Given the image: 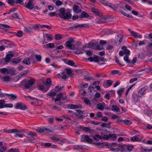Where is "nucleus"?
I'll return each mask as SVG.
<instances>
[{"label": "nucleus", "instance_id": "774afa93", "mask_svg": "<svg viewBox=\"0 0 152 152\" xmlns=\"http://www.w3.org/2000/svg\"><path fill=\"white\" fill-rule=\"evenodd\" d=\"M63 2L59 0H57L56 2V4L58 6H60L63 4Z\"/></svg>", "mask_w": 152, "mask_h": 152}, {"label": "nucleus", "instance_id": "09e8293b", "mask_svg": "<svg viewBox=\"0 0 152 152\" xmlns=\"http://www.w3.org/2000/svg\"><path fill=\"white\" fill-rule=\"evenodd\" d=\"M62 38V36L60 34L55 35V38L57 40H59Z\"/></svg>", "mask_w": 152, "mask_h": 152}, {"label": "nucleus", "instance_id": "a19ab883", "mask_svg": "<svg viewBox=\"0 0 152 152\" xmlns=\"http://www.w3.org/2000/svg\"><path fill=\"white\" fill-rule=\"evenodd\" d=\"M41 145L44 146L45 147H50L51 145V143L50 142H47L45 143H42L41 144Z\"/></svg>", "mask_w": 152, "mask_h": 152}, {"label": "nucleus", "instance_id": "4468645a", "mask_svg": "<svg viewBox=\"0 0 152 152\" xmlns=\"http://www.w3.org/2000/svg\"><path fill=\"white\" fill-rule=\"evenodd\" d=\"M6 129H4V131L6 133H13L17 132H21V130H19L17 129H8L7 130L5 131Z\"/></svg>", "mask_w": 152, "mask_h": 152}, {"label": "nucleus", "instance_id": "bb28decb", "mask_svg": "<svg viewBox=\"0 0 152 152\" xmlns=\"http://www.w3.org/2000/svg\"><path fill=\"white\" fill-rule=\"evenodd\" d=\"M146 89V88H145L144 87V88H142L139 90L138 93V95L139 96H140V97H141V96L143 95V93Z\"/></svg>", "mask_w": 152, "mask_h": 152}, {"label": "nucleus", "instance_id": "c03bdc74", "mask_svg": "<svg viewBox=\"0 0 152 152\" xmlns=\"http://www.w3.org/2000/svg\"><path fill=\"white\" fill-rule=\"evenodd\" d=\"M124 60L127 63H129L131 62V60L129 58V56L126 55L124 58Z\"/></svg>", "mask_w": 152, "mask_h": 152}, {"label": "nucleus", "instance_id": "3c124183", "mask_svg": "<svg viewBox=\"0 0 152 152\" xmlns=\"http://www.w3.org/2000/svg\"><path fill=\"white\" fill-rule=\"evenodd\" d=\"M32 30V28L30 27L28 28L25 27L24 31L28 33L31 32Z\"/></svg>", "mask_w": 152, "mask_h": 152}, {"label": "nucleus", "instance_id": "58836bf2", "mask_svg": "<svg viewBox=\"0 0 152 152\" xmlns=\"http://www.w3.org/2000/svg\"><path fill=\"white\" fill-rule=\"evenodd\" d=\"M2 78L4 80V81L5 82H8L10 81V76L6 75V76Z\"/></svg>", "mask_w": 152, "mask_h": 152}, {"label": "nucleus", "instance_id": "7c9ffc66", "mask_svg": "<svg viewBox=\"0 0 152 152\" xmlns=\"http://www.w3.org/2000/svg\"><path fill=\"white\" fill-rule=\"evenodd\" d=\"M23 63L27 65H30L31 64L28 58H24L23 61Z\"/></svg>", "mask_w": 152, "mask_h": 152}, {"label": "nucleus", "instance_id": "6e6d98bb", "mask_svg": "<svg viewBox=\"0 0 152 152\" xmlns=\"http://www.w3.org/2000/svg\"><path fill=\"white\" fill-rule=\"evenodd\" d=\"M86 54L87 56H92L93 53L89 50L86 51Z\"/></svg>", "mask_w": 152, "mask_h": 152}, {"label": "nucleus", "instance_id": "f03ea898", "mask_svg": "<svg viewBox=\"0 0 152 152\" xmlns=\"http://www.w3.org/2000/svg\"><path fill=\"white\" fill-rule=\"evenodd\" d=\"M35 82V80L34 78H31L28 80L24 79L18 84V86L24 89H28L31 87Z\"/></svg>", "mask_w": 152, "mask_h": 152}, {"label": "nucleus", "instance_id": "72a5a7b5", "mask_svg": "<svg viewBox=\"0 0 152 152\" xmlns=\"http://www.w3.org/2000/svg\"><path fill=\"white\" fill-rule=\"evenodd\" d=\"M28 58L29 59L30 61H31L32 62L33 64L35 63L36 61L35 59L34 56V55L30 56Z\"/></svg>", "mask_w": 152, "mask_h": 152}, {"label": "nucleus", "instance_id": "2f4dec72", "mask_svg": "<svg viewBox=\"0 0 152 152\" xmlns=\"http://www.w3.org/2000/svg\"><path fill=\"white\" fill-rule=\"evenodd\" d=\"M27 135L31 136V138H33L34 137L36 136V134L34 132L31 131L29 132L27 134Z\"/></svg>", "mask_w": 152, "mask_h": 152}, {"label": "nucleus", "instance_id": "1a4fd4ad", "mask_svg": "<svg viewBox=\"0 0 152 152\" xmlns=\"http://www.w3.org/2000/svg\"><path fill=\"white\" fill-rule=\"evenodd\" d=\"M77 128L80 129H82L85 131L86 132L91 133L94 132L93 129H91L88 127H84L82 126H79Z\"/></svg>", "mask_w": 152, "mask_h": 152}, {"label": "nucleus", "instance_id": "393cba45", "mask_svg": "<svg viewBox=\"0 0 152 152\" xmlns=\"http://www.w3.org/2000/svg\"><path fill=\"white\" fill-rule=\"evenodd\" d=\"M65 70L68 76H72L74 75V73L72 72V71L71 69L66 68Z\"/></svg>", "mask_w": 152, "mask_h": 152}, {"label": "nucleus", "instance_id": "6e6552de", "mask_svg": "<svg viewBox=\"0 0 152 152\" xmlns=\"http://www.w3.org/2000/svg\"><path fill=\"white\" fill-rule=\"evenodd\" d=\"M36 131L40 133H48V132H53V131H52V130L49 129L45 128H41L38 127L36 129Z\"/></svg>", "mask_w": 152, "mask_h": 152}, {"label": "nucleus", "instance_id": "13d9d810", "mask_svg": "<svg viewBox=\"0 0 152 152\" xmlns=\"http://www.w3.org/2000/svg\"><path fill=\"white\" fill-rule=\"evenodd\" d=\"M44 36V37H46L48 40H52L53 39L52 36L48 35V34H45Z\"/></svg>", "mask_w": 152, "mask_h": 152}, {"label": "nucleus", "instance_id": "5fc2aeb1", "mask_svg": "<svg viewBox=\"0 0 152 152\" xmlns=\"http://www.w3.org/2000/svg\"><path fill=\"white\" fill-rule=\"evenodd\" d=\"M124 88H121L119 90H118L117 91V93L118 94L121 96V95L122 93L124 91Z\"/></svg>", "mask_w": 152, "mask_h": 152}, {"label": "nucleus", "instance_id": "69168bd1", "mask_svg": "<svg viewBox=\"0 0 152 152\" xmlns=\"http://www.w3.org/2000/svg\"><path fill=\"white\" fill-rule=\"evenodd\" d=\"M56 94V93L55 92H49L48 93L47 95L51 97L55 96Z\"/></svg>", "mask_w": 152, "mask_h": 152}, {"label": "nucleus", "instance_id": "79ce46f5", "mask_svg": "<svg viewBox=\"0 0 152 152\" xmlns=\"http://www.w3.org/2000/svg\"><path fill=\"white\" fill-rule=\"evenodd\" d=\"M24 141L26 142H31L32 143H34L35 142L33 140L29 139L28 137H26L23 140Z\"/></svg>", "mask_w": 152, "mask_h": 152}, {"label": "nucleus", "instance_id": "37998d69", "mask_svg": "<svg viewBox=\"0 0 152 152\" xmlns=\"http://www.w3.org/2000/svg\"><path fill=\"white\" fill-rule=\"evenodd\" d=\"M21 61V59L18 58H14L12 60L13 63L14 64H17L20 62Z\"/></svg>", "mask_w": 152, "mask_h": 152}, {"label": "nucleus", "instance_id": "680f3d73", "mask_svg": "<svg viewBox=\"0 0 152 152\" xmlns=\"http://www.w3.org/2000/svg\"><path fill=\"white\" fill-rule=\"evenodd\" d=\"M16 35L19 37H21L23 35V32L21 31H19L18 33L16 34Z\"/></svg>", "mask_w": 152, "mask_h": 152}, {"label": "nucleus", "instance_id": "de8ad7c7", "mask_svg": "<svg viewBox=\"0 0 152 152\" xmlns=\"http://www.w3.org/2000/svg\"><path fill=\"white\" fill-rule=\"evenodd\" d=\"M119 148L120 149H121L122 151H126V145H119Z\"/></svg>", "mask_w": 152, "mask_h": 152}, {"label": "nucleus", "instance_id": "20e7f679", "mask_svg": "<svg viewBox=\"0 0 152 152\" xmlns=\"http://www.w3.org/2000/svg\"><path fill=\"white\" fill-rule=\"evenodd\" d=\"M14 55L13 54H9L7 55L5 57L2 58L0 61V64H4L5 62L8 63L10 61L11 58L13 57Z\"/></svg>", "mask_w": 152, "mask_h": 152}, {"label": "nucleus", "instance_id": "c756f323", "mask_svg": "<svg viewBox=\"0 0 152 152\" xmlns=\"http://www.w3.org/2000/svg\"><path fill=\"white\" fill-rule=\"evenodd\" d=\"M67 106L68 108H69L71 109H77L78 105L69 104H68Z\"/></svg>", "mask_w": 152, "mask_h": 152}, {"label": "nucleus", "instance_id": "f257e3e1", "mask_svg": "<svg viewBox=\"0 0 152 152\" xmlns=\"http://www.w3.org/2000/svg\"><path fill=\"white\" fill-rule=\"evenodd\" d=\"M57 12H58L59 17L64 20L70 19L72 17V15L69 9L66 10V9L63 7L59 9Z\"/></svg>", "mask_w": 152, "mask_h": 152}, {"label": "nucleus", "instance_id": "423d86ee", "mask_svg": "<svg viewBox=\"0 0 152 152\" xmlns=\"http://www.w3.org/2000/svg\"><path fill=\"white\" fill-rule=\"evenodd\" d=\"M16 109H20L21 110H25L27 109V107L22 102H18L15 105Z\"/></svg>", "mask_w": 152, "mask_h": 152}, {"label": "nucleus", "instance_id": "f8f14e48", "mask_svg": "<svg viewBox=\"0 0 152 152\" xmlns=\"http://www.w3.org/2000/svg\"><path fill=\"white\" fill-rule=\"evenodd\" d=\"M83 136H84V140H81V142H86L89 143H92V139L90 138L89 137L88 135H83Z\"/></svg>", "mask_w": 152, "mask_h": 152}, {"label": "nucleus", "instance_id": "c85d7f7f", "mask_svg": "<svg viewBox=\"0 0 152 152\" xmlns=\"http://www.w3.org/2000/svg\"><path fill=\"white\" fill-rule=\"evenodd\" d=\"M54 46V44L53 43H50L47 44L46 45H43V47L45 48H52Z\"/></svg>", "mask_w": 152, "mask_h": 152}, {"label": "nucleus", "instance_id": "5701e85b", "mask_svg": "<svg viewBox=\"0 0 152 152\" xmlns=\"http://www.w3.org/2000/svg\"><path fill=\"white\" fill-rule=\"evenodd\" d=\"M86 26V24H76L74 26H71L70 27V28L73 29V28H77L80 27H84Z\"/></svg>", "mask_w": 152, "mask_h": 152}, {"label": "nucleus", "instance_id": "ea45409f", "mask_svg": "<svg viewBox=\"0 0 152 152\" xmlns=\"http://www.w3.org/2000/svg\"><path fill=\"white\" fill-rule=\"evenodd\" d=\"M74 149L75 150H79V149H83V148L82 145H75L74 146Z\"/></svg>", "mask_w": 152, "mask_h": 152}, {"label": "nucleus", "instance_id": "473e14b6", "mask_svg": "<svg viewBox=\"0 0 152 152\" xmlns=\"http://www.w3.org/2000/svg\"><path fill=\"white\" fill-rule=\"evenodd\" d=\"M88 45H89V48L95 49L96 48V44L95 43H88Z\"/></svg>", "mask_w": 152, "mask_h": 152}, {"label": "nucleus", "instance_id": "864d4df0", "mask_svg": "<svg viewBox=\"0 0 152 152\" xmlns=\"http://www.w3.org/2000/svg\"><path fill=\"white\" fill-rule=\"evenodd\" d=\"M48 15L50 16H58V14H56V12H50L48 14Z\"/></svg>", "mask_w": 152, "mask_h": 152}, {"label": "nucleus", "instance_id": "0eeeda50", "mask_svg": "<svg viewBox=\"0 0 152 152\" xmlns=\"http://www.w3.org/2000/svg\"><path fill=\"white\" fill-rule=\"evenodd\" d=\"M34 0H29L24 7L30 10H32L34 8L35 4L33 2Z\"/></svg>", "mask_w": 152, "mask_h": 152}, {"label": "nucleus", "instance_id": "603ef678", "mask_svg": "<svg viewBox=\"0 0 152 152\" xmlns=\"http://www.w3.org/2000/svg\"><path fill=\"white\" fill-rule=\"evenodd\" d=\"M52 83L51 79L50 78H48L46 81V84L45 85L46 86L50 85Z\"/></svg>", "mask_w": 152, "mask_h": 152}, {"label": "nucleus", "instance_id": "4d7b16f0", "mask_svg": "<svg viewBox=\"0 0 152 152\" xmlns=\"http://www.w3.org/2000/svg\"><path fill=\"white\" fill-rule=\"evenodd\" d=\"M84 102L85 103L86 105H91V101L88 99H85L84 100Z\"/></svg>", "mask_w": 152, "mask_h": 152}, {"label": "nucleus", "instance_id": "2eb2a0df", "mask_svg": "<svg viewBox=\"0 0 152 152\" xmlns=\"http://www.w3.org/2000/svg\"><path fill=\"white\" fill-rule=\"evenodd\" d=\"M79 7L78 5L74 4L73 6V9L74 12L76 13H79L82 11V10L79 9Z\"/></svg>", "mask_w": 152, "mask_h": 152}, {"label": "nucleus", "instance_id": "412c9836", "mask_svg": "<svg viewBox=\"0 0 152 152\" xmlns=\"http://www.w3.org/2000/svg\"><path fill=\"white\" fill-rule=\"evenodd\" d=\"M104 143L101 142H96L94 141V142H92V144L98 145V146H101V147H99V148H103L104 147Z\"/></svg>", "mask_w": 152, "mask_h": 152}, {"label": "nucleus", "instance_id": "9b49d317", "mask_svg": "<svg viewBox=\"0 0 152 152\" xmlns=\"http://www.w3.org/2000/svg\"><path fill=\"white\" fill-rule=\"evenodd\" d=\"M99 81H96L91 84L88 87V89L90 90V92H92V90H94L95 88V86H96V85H99Z\"/></svg>", "mask_w": 152, "mask_h": 152}, {"label": "nucleus", "instance_id": "ddd939ff", "mask_svg": "<svg viewBox=\"0 0 152 152\" xmlns=\"http://www.w3.org/2000/svg\"><path fill=\"white\" fill-rule=\"evenodd\" d=\"M88 61L92 62H98L99 63V58L97 56H96L93 58L92 57H90L88 58Z\"/></svg>", "mask_w": 152, "mask_h": 152}, {"label": "nucleus", "instance_id": "cd10ccee", "mask_svg": "<svg viewBox=\"0 0 152 152\" xmlns=\"http://www.w3.org/2000/svg\"><path fill=\"white\" fill-rule=\"evenodd\" d=\"M112 110L115 112H120V109L116 106L113 105L112 106Z\"/></svg>", "mask_w": 152, "mask_h": 152}, {"label": "nucleus", "instance_id": "a18cd8bd", "mask_svg": "<svg viewBox=\"0 0 152 152\" xmlns=\"http://www.w3.org/2000/svg\"><path fill=\"white\" fill-rule=\"evenodd\" d=\"M84 79L86 80L89 81L93 80V78L88 75L85 76L84 77Z\"/></svg>", "mask_w": 152, "mask_h": 152}, {"label": "nucleus", "instance_id": "b1692460", "mask_svg": "<svg viewBox=\"0 0 152 152\" xmlns=\"http://www.w3.org/2000/svg\"><path fill=\"white\" fill-rule=\"evenodd\" d=\"M7 74H10L12 75H14L16 74L15 73V71L14 70L12 69H8Z\"/></svg>", "mask_w": 152, "mask_h": 152}, {"label": "nucleus", "instance_id": "39448f33", "mask_svg": "<svg viewBox=\"0 0 152 152\" xmlns=\"http://www.w3.org/2000/svg\"><path fill=\"white\" fill-rule=\"evenodd\" d=\"M75 111L77 112L75 113L74 114L76 116L78 117L79 118L83 119L84 117L87 116V115H85V114H84L83 115V114L85 112V111L83 110H76Z\"/></svg>", "mask_w": 152, "mask_h": 152}, {"label": "nucleus", "instance_id": "c9c22d12", "mask_svg": "<svg viewBox=\"0 0 152 152\" xmlns=\"http://www.w3.org/2000/svg\"><path fill=\"white\" fill-rule=\"evenodd\" d=\"M0 71L1 73L3 74H7L8 71V69L6 68H2L0 69Z\"/></svg>", "mask_w": 152, "mask_h": 152}, {"label": "nucleus", "instance_id": "0e129e2a", "mask_svg": "<svg viewBox=\"0 0 152 152\" xmlns=\"http://www.w3.org/2000/svg\"><path fill=\"white\" fill-rule=\"evenodd\" d=\"M60 84H59L55 87V91H61V88L59 86Z\"/></svg>", "mask_w": 152, "mask_h": 152}, {"label": "nucleus", "instance_id": "338daca9", "mask_svg": "<svg viewBox=\"0 0 152 152\" xmlns=\"http://www.w3.org/2000/svg\"><path fill=\"white\" fill-rule=\"evenodd\" d=\"M97 106L98 107V108L100 110H102L104 109V107L101 103L98 104Z\"/></svg>", "mask_w": 152, "mask_h": 152}, {"label": "nucleus", "instance_id": "dca6fc26", "mask_svg": "<svg viewBox=\"0 0 152 152\" xmlns=\"http://www.w3.org/2000/svg\"><path fill=\"white\" fill-rule=\"evenodd\" d=\"M5 95L7 96L9 99L13 100H15L17 98V96L14 94H5Z\"/></svg>", "mask_w": 152, "mask_h": 152}, {"label": "nucleus", "instance_id": "f3484780", "mask_svg": "<svg viewBox=\"0 0 152 152\" xmlns=\"http://www.w3.org/2000/svg\"><path fill=\"white\" fill-rule=\"evenodd\" d=\"M140 97L138 94L137 95V94L134 93L132 95V99L135 102L139 101Z\"/></svg>", "mask_w": 152, "mask_h": 152}, {"label": "nucleus", "instance_id": "49530a36", "mask_svg": "<svg viewBox=\"0 0 152 152\" xmlns=\"http://www.w3.org/2000/svg\"><path fill=\"white\" fill-rule=\"evenodd\" d=\"M101 126L103 127H106L108 129H110L111 127V126L110 124H106V123H102Z\"/></svg>", "mask_w": 152, "mask_h": 152}, {"label": "nucleus", "instance_id": "4be33fe9", "mask_svg": "<svg viewBox=\"0 0 152 152\" xmlns=\"http://www.w3.org/2000/svg\"><path fill=\"white\" fill-rule=\"evenodd\" d=\"M132 36L135 38H141L142 36L137 32L132 31Z\"/></svg>", "mask_w": 152, "mask_h": 152}, {"label": "nucleus", "instance_id": "6ab92c4d", "mask_svg": "<svg viewBox=\"0 0 152 152\" xmlns=\"http://www.w3.org/2000/svg\"><path fill=\"white\" fill-rule=\"evenodd\" d=\"M119 37L118 35H117V37H116V40L115 41V43L116 44L118 43V44H120L121 42L123 39V37L121 36V37L119 38Z\"/></svg>", "mask_w": 152, "mask_h": 152}, {"label": "nucleus", "instance_id": "e433bc0d", "mask_svg": "<svg viewBox=\"0 0 152 152\" xmlns=\"http://www.w3.org/2000/svg\"><path fill=\"white\" fill-rule=\"evenodd\" d=\"M57 98H56L55 99V101L56 102L57 101L61 100V97L63 96V95L61 93H60L57 95Z\"/></svg>", "mask_w": 152, "mask_h": 152}, {"label": "nucleus", "instance_id": "9d476101", "mask_svg": "<svg viewBox=\"0 0 152 152\" xmlns=\"http://www.w3.org/2000/svg\"><path fill=\"white\" fill-rule=\"evenodd\" d=\"M50 87L46 86H45L43 84H41L38 86L37 89L38 90L42 91H46L49 89Z\"/></svg>", "mask_w": 152, "mask_h": 152}, {"label": "nucleus", "instance_id": "052dcab7", "mask_svg": "<svg viewBox=\"0 0 152 152\" xmlns=\"http://www.w3.org/2000/svg\"><path fill=\"white\" fill-rule=\"evenodd\" d=\"M124 123L127 125H130L132 124V122L130 120L128 119L124 120Z\"/></svg>", "mask_w": 152, "mask_h": 152}, {"label": "nucleus", "instance_id": "f704fd0d", "mask_svg": "<svg viewBox=\"0 0 152 152\" xmlns=\"http://www.w3.org/2000/svg\"><path fill=\"white\" fill-rule=\"evenodd\" d=\"M109 138H110L113 140H115L117 138L116 134H109Z\"/></svg>", "mask_w": 152, "mask_h": 152}, {"label": "nucleus", "instance_id": "8fccbe9b", "mask_svg": "<svg viewBox=\"0 0 152 152\" xmlns=\"http://www.w3.org/2000/svg\"><path fill=\"white\" fill-rule=\"evenodd\" d=\"M35 57L37 61L39 62L41 61L42 56L40 55H36Z\"/></svg>", "mask_w": 152, "mask_h": 152}, {"label": "nucleus", "instance_id": "bf43d9fd", "mask_svg": "<svg viewBox=\"0 0 152 152\" xmlns=\"http://www.w3.org/2000/svg\"><path fill=\"white\" fill-rule=\"evenodd\" d=\"M7 1L9 4L12 6H14L15 3L14 0H7Z\"/></svg>", "mask_w": 152, "mask_h": 152}, {"label": "nucleus", "instance_id": "aec40b11", "mask_svg": "<svg viewBox=\"0 0 152 152\" xmlns=\"http://www.w3.org/2000/svg\"><path fill=\"white\" fill-rule=\"evenodd\" d=\"M51 140H52L54 142H56L57 141L63 142L64 140L61 139L60 138H58L55 136H53L50 137Z\"/></svg>", "mask_w": 152, "mask_h": 152}, {"label": "nucleus", "instance_id": "a211bd4d", "mask_svg": "<svg viewBox=\"0 0 152 152\" xmlns=\"http://www.w3.org/2000/svg\"><path fill=\"white\" fill-rule=\"evenodd\" d=\"M92 12L94 13L95 14H96L97 15L100 17H102V14H101L95 8H93L91 10Z\"/></svg>", "mask_w": 152, "mask_h": 152}, {"label": "nucleus", "instance_id": "7ed1b4c3", "mask_svg": "<svg viewBox=\"0 0 152 152\" xmlns=\"http://www.w3.org/2000/svg\"><path fill=\"white\" fill-rule=\"evenodd\" d=\"M74 42V39L69 38L68 40L66 42L65 46L69 49L72 50H74L76 48L78 49L75 47V45L72 44Z\"/></svg>", "mask_w": 152, "mask_h": 152}, {"label": "nucleus", "instance_id": "4c0bfd02", "mask_svg": "<svg viewBox=\"0 0 152 152\" xmlns=\"http://www.w3.org/2000/svg\"><path fill=\"white\" fill-rule=\"evenodd\" d=\"M131 141L133 142L140 141L139 138L137 136H135L132 137L131 139Z\"/></svg>", "mask_w": 152, "mask_h": 152}, {"label": "nucleus", "instance_id": "a878e982", "mask_svg": "<svg viewBox=\"0 0 152 152\" xmlns=\"http://www.w3.org/2000/svg\"><path fill=\"white\" fill-rule=\"evenodd\" d=\"M89 17V15L86 12L83 11L80 16V18H88Z\"/></svg>", "mask_w": 152, "mask_h": 152}, {"label": "nucleus", "instance_id": "e2e57ef3", "mask_svg": "<svg viewBox=\"0 0 152 152\" xmlns=\"http://www.w3.org/2000/svg\"><path fill=\"white\" fill-rule=\"evenodd\" d=\"M120 8L121 9H120V12L124 15L126 16L125 15H126L127 14L124 11L125 10V9L124 7H120Z\"/></svg>", "mask_w": 152, "mask_h": 152}]
</instances>
